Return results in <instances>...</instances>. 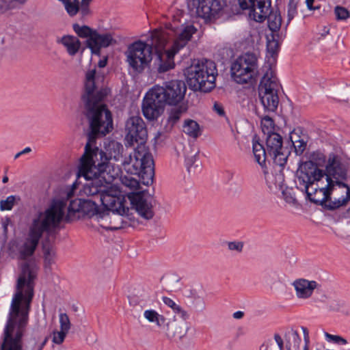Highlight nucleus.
Instances as JSON below:
<instances>
[{
    "instance_id": "c9c22d12",
    "label": "nucleus",
    "mask_w": 350,
    "mask_h": 350,
    "mask_svg": "<svg viewBox=\"0 0 350 350\" xmlns=\"http://www.w3.org/2000/svg\"><path fill=\"white\" fill-rule=\"evenodd\" d=\"M163 303L168 306L169 308H172L173 311L180 314V317L184 318H189V314L186 310L183 309L178 304H177L174 300H172L170 297H163Z\"/></svg>"
},
{
    "instance_id": "f257e3e1",
    "label": "nucleus",
    "mask_w": 350,
    "mask_h": 350,
    "mask_svg": "<svg viewBox=\"0 0 350 350\" xmlns=\"http://www.w3.org/2000/svg\"><path fill=\"white\" fill-rule=\"evenodd\" d=\"M107 160L105 154L97 148H92L90 143L85 146L78 172L79 176L88 180L83 191L86 196L96 198L105 211L125 215L129 211L124 204L125 200L120 191L112 185L118 172H109Z\"/></svg>"
},
{
    "instance_id": "de8ad7c7",
    "label": "nucleus",
    "mask_w": 350,
    "mask_h": 350,
    "mask_svg": "<svg viewBox=\"0 0 350 350\" xmlns=\"http://www.w3.org/2000/svg\"><path fill=\"white\" fill-rule=\"evenodd\" d=\"M147 299L146 296L139 297L135 295L129 298V304L133 306H139L141 308H143L146 306Z\"/></svg>"
},
{
    "instance_id": "f704fd0d",
    "label": "nucleus",
    "mask_w": 350,
    "mask_h": 350,
    "mask_svg": "<svg viewBox=\"0 0 350 350\" xmlns=\"http://www.w3.org/2000/svg\"><path fill=\"white\" fill-rule=\"evenodd\" d=\"M300 342L301 338L297 331L293 330L288 334L286 339L287 350H299ZM303 350H306V349Z\"/></svg>"
},
{
    "instance_id": "58836bf2",
    "label": "nucleus",
    "mask_w": 350,
    "mask_h": 350,
    "mask_svg": "<svg viewBox=\"0 0 350 350\" xmlns=\"http://www.w3.org/2000/svg\"><path fill=\"white\" fill-rule=\"evenodd\" d=\"M300 0H289L287 5V25L297 14V5Z\"/></svg>"
},
{
    "instance_id": "2eb2a0df",
    "label": "nucleus",
    "mask_w": 350,
    "mask_h": 350,
    "mask_svg": "<svg viewBox=\"0 0 350 350\" xmlns=\"http://www.w3.org/2000/svg\"><path fill=\"white\" fill-rule=\"evenodd\" d=\"M126 139L131 145L145 146L148 133L144 120L139 116L131 117L126 123Z\"/></svg>"
},
{
    "instance_id": "423d86ee",
    "label": "nucleus",
    "mask_w": 350,
    "mask_h": 350,
    "mask_svg": "<svg viewBox=\"0 0 350 350\" xmlns=\"http://www.w3.org/2000/svg\"><path fill=\"white\" fill-rule=\"evenodd\" d=\"M187 88L181 80H172L162 85H153L146 94L142 101V113L144 117L153 120L163 112L165 105H176L185 97Z\"/></svg>"
},
{
    "instance_id": "4c0bfd02",
    "label": "nucleus",
    "mask_w": 350,
    "mask_h": 350,
    "mask_svg": "<svg viewBox=\"0 0 350 350\" xmlns=\"http://www.w3.org/2000/svg\"><path fill=\"white\" fill-rule=\"evenodd\" d=\"M274 122L271 118L268 116H264L261 119L262 131L265 135H269V133H274Z\"/></svg>"
},
{
    "instance_id": "4be33fe9",
    "label": "nucleus",
    "mask_w": 350,
    "mask_h": 350,
    "mask_svg": "<svg viewBox=\"0 0 350 350\" xmlns=\"http://www.w3.org/2000/svg\"><path fill=\"white\" fill-rule=\"evenodd\" d=\"M278 79L272 70L269 68L260 80L258 92H278Z\"/></svg>"
},
{
    "instance_id": "cd10ccee",
    "label": "nucleus",
    "mask_w": 350,
    "mask_h": 350,
    "mask_svg": "<svg viewBox=\"0 0 350 350\" xmlns=\"http://www.w3.org/2000/svg\"><path fill=\"white\" fill-rule=\"evenodd\" d=\"M93 198V200L83 199L81 215L90 218H93V221L94 222V218L96 217V215L100 213V211L98 209V204L96 201L97 199L94 198Z\"/></svg>"
},
{
    "instance_id": "0e129e2a",
    "label": "nucleus",
    "mask_w": 350,
    "mask_h": 350,
    "mask_svg": "<svg viewBox=\"0 0 350 350\" xmlns=\"http://www.w3.org/2000/svg\"><path fill=\"white\" fill-rule=\"evenodd\" d=\"M31 151V148L29 147H27L25 148V149H23V150H21V153L23 154H27V153H29Z\"/></svg>"
},
{
    "instance_id": "c03bdc74",
    "label": "nucleus",
    "mask_w": 350,
    "mask_h": 350,
    "mask_svg": "<svg viewBox=\"0 0 350 350\" xmlns=\"http://www.w3.org/2000/svg\"><path fill=\"white\" fill-rule=\"evenodd\" d=\"M184 110L181 107L172 109L169 114L168 122L172 125L176 124L180 119Z\"/></svg>"
},
{
    "instance_id": "b1692460",
    "label": "nucleus",
    "mask_w": 350,
    "mask_h": 350,
    "mask_svg": "<svg viewBox=\"0 0 350 350\" xmlns=\"http://www.w3.org/2000/svg\"><path fill=\"white\" fill-rule=\"evenodd\" d=\"M258 94L264 109L267 111H275L279 103L278 92H258Z\"/></svg>"
},
{
    "instance_id": "e2e57ef3",
    "label": "nucleus",
    "mask_w": 350,
    "mask_h": 350,
    "mask_svg": "<svg viewBox=\"0 0 350 350\" xmlns=\"http://www.w3.org/2000/svg\"><path fill=\"white\" fill-rule=\"evenodd\" d=\"M10 219L9 218H6L5 219V221H3V227L5 232H7V226H8V224L10 223Z\"/></svg>"
},
{
    "instance_id": "9d476101",
    "label": "nucleus",
    "mask_w": 350,
    "mask_h": 350,
    "mask_svg": "<svg viewBox=\"0 0 350 350\" xmlns=\"http://www.w3.org/2000/svg\"><path fill=\"white\" fill-rule=\"evenodd\" d=\"M258 68L257 56L252 53H245L232 63V77L237 83H247L256 76Z\"/></svg>"
},
{
    "instance_id": "c756f323",
    "label": "nucleus",
    "mask_w": 350,
    "mask_h": 350,
    "mask_svg": "<svg viewBox=\"0 0 350 350\" xmlns=\"http://www.w3.org/2000/svg\"><path fill=\"white\" fill-rule=\"evenodd\" d=\"M59 42L62 43L70 55H75L79 50L81 46L80 40L73 36H64Z\"/></svg>"
},
{
    "instance_id": "603ef678",
    "label": "nucleus",
    "mask_w": 350,
    "mask_h": 350,
    "mask_svg": "<svg viewBox=\"0 0 350 350\" xmlns=\"http://www.w3.org/2000/svg\"><path fill=\"white\" fill-rule=\"evenodd\" d=\"M267 49L269 53H271V56H273L275 53H277L279 49V43L274 38L272 40H268L267 44Z\"/></svg>"
},
{
    "instance_id": "f03ea898",
    "label": "nucleus",
    "mask_w": 350,
    "mask_h": 350,
    "mask_svg": "<svg viewBox=\"0 0 350 350\" xmlns=\"http://www.w3.org/2000/svg\"><path fill=\"white\" fill-rule=\"evenodd\" d=\"M37 268L30 265H21L16 292L10 306L8 321L4 328L0 350H23V336L29 320L30 304L33 297V280Z\"/></svg>"
},
{
    "instance_id": "69168bd1",
    "label": "nucleus",
    "mask_w": 350,
    "mask_h": 350,
    "mask_svg": "<svg viewBox=\"0 0 350 350\" xmlns=\"http://www.w3.org/2000/svg\"><path fill=\"white\" fill-rule=\"evenodd\" d=\"M317 157H318V158H319V160H322V161H323V162H324V161H325V157H324V155H323V154H321V153H317Z\"/></svg>"
},
{
    "instance_id": "8fccbe9b",
    "label": "nucleus",
    "mask_w": 350,
    "mask_h": 350,
    "mask_svg": "<svg viewBox=\"0 0 350 350\" xmlns=\"http://www.w3.org/2000/svg\"><path fill=\"white\" fill-rule=\"evenodd\" d=\"M325 336L328 340H331L336 344L345 345L348 343L345 338L338 335H332L326 332Z\"/></svg>"
},
{
    "instance_id": "7ed1b4c3",
    "label": "nucleus",
    "mask_w": 350,
    "mask_h": 350,
    "mask_svg": "<svg viewBox=\"0 0 350 350\" xmlns=\"http://www.w3.org/2000/svg\"><path fill=\"white\" fill-rule=\"evenodd\" d=\"M96 79V69L90 70L86 72L84 91L81 96L91 129L85 146L90 143L92 148H97L92 145L96 135H105L113 129L111 113L103 103L108 94V90L100 88Z\"/></svg>"
},
{
    "instance_id": "e433bc0d",
    "label": "nucleus",
    "mask_w": 350,
    "mask_h": 350,
    "mask_svg": "<svg viewBox=\"0 0 350 350\" xmlns=\"http://www.w3.org/2000/svg\"><path fill=\"white\" fill-rule=\"evenodd\" d=\"M73 29L75 32L81 38H92V36L95 31L92 30L90 27L87 25H79V24H74Z\"/></svg>"
},
{
    "instance_id": "4468645a",
    "label": "nucleus",
    "mask_w": 350,
    "mask_h": 350,
    "mask_svg": "<svg viewBox=\"0 0 350 350\" xmlns=\"http://www.w3.org/2000/svg\"><path fill=\"white\" fill-rule=\"evenodd\" d=\"M327 186L329 189V201L325 204V208L335 210L345 206L350 200V187L343 181H328Z\"/></svg>"
},
{
    "instance_id": "1a4fd4ad",
    "label": "nucleus",
    "mask_w": 350,
    "mask_h": 350,
    "mask_svg": "<svg viewBox=\"0 0 350 350\" xmlns=\"http://www.w3.org/2000/svg\"><path fill=\"white\" fill-rule=\"evenodd\" d=\"M121 161L126 173L137 175L144 185L152 183L154 176V161L146 146H137L133 152Z\"/></svg>"
},
{
    "instance_id": "79ce46f5",
    "label": "nucleus",
    "mask_w": 350,
    "mask_h": 350,
    "mask_svg": "<svg viewBox=\"0 0 350 350\" xmlns=\"http://www.w3.org/2000/svg\"><path fill=\"white\" fill-rule=\"evenodd\" d=\"M59 329L69 332L72 324L66 313H60L59 315Z\"/></svg>"
},
{
    "instance_id": "2f4dec72",
    "label": "nucleus",
    "mask_w": 350,
    "mask_h": 350,
    "mask_svg": "<svg viewBox=\"0 0 350 350\" xmlns=\"http://www.w3.org/2000/svg\"><path fill=\"white\" fill-rule=\"evenodd\" d=\"M284 341L278 334H275L273 339L266 340L260 347V350H283Z\"/></svg>"
},
{
    "instance_id": "13d9d810",
    "label": "nucleus",
    "mask_w": 350,
    "mask_h": 350,
    "mask_svg": "<svg viewBox=\"0 0 350 350\" xmlns=\"http://www.w3.org/2000/svg\"><path fill=\"white\" fill-rule=\"evenodd\" d=\"M314 1V0H306V6L308 10H314L319 9V7L313 6Z\"/></svg>"
},
{
    "instance_id": "774afa93",
    "label": "nucleus",
    "mask_w": 350,
    "mask_h": 350,
    "mask_svg": "<svg viewBox=\"0 0 350 350\" xmlns=\"http://www.w3.org/2000/svg\"><path fill=\"white\" fill-rule=\"evenodd\" d=\"M23 154L21 153V151L18 152L17 154H15L14 156V159H18L21 155H22Z\"/></svg>"
},
{
    "instance_id": "052dcab7",
    "label": "nucleus",
    "mask_w": 350,
    "mask_h": 350,
    "mask_svg": "<svg viewBox=\"0 0 350 350\" xmlns=\"http://www.w3.org/2000/svg\"><path fill=\"white\" fill-rule=\"evenodd\" d=\"M233 317L236 319H241L244 316V312L242 311H237L233 313Z\"/></svg>"
},
{
    "instance_id": "6e6552de",
    "label": "nucleus",
    "mask_w": 350,
    "mask_h": 350,
    "mask_svg": "<svg viewBox=\"0 0 350 350\" xmlns=\"http://www.w3.org/2000/svg\"><path fill=\"white\" fill-rule=\"evenodd\" d=\"M185 75L190 89L208 92L215 87L217 69L214 62L202 59L189 66L185 71Z\"/></svg>"
},
{
    "instance_id": "72a5a7b5",
    "label": "nucleus",
    "mask_w": 350,
    "mask_h": 350,
    "mask_svg": "<svg viewBox=\"0 0 350 350\" xmlns=\"http://www.w3.org/2000/svg\"><path fill=\"white\" fill-rule=\"evenodd\" d=\"M290 139L294 146L297 154H301L306 149V142L304 137H301L295 131L290 134Z\"/></svg>"
},
{
    "instance_id": "338daca9",
    "label": "nucleus",
    "mask_w": 350,
    "mask_h": 350,
    "mask_svg": "<svg viewBox=\"0 0 350 350\" xmlns=\"http://www.w3.org/2000/svg\"><path fill=\"white\" fill-rule=\"evenodd\" d=\"M8 181V177L7 176H5L3 177L2 182L3 183H6Z\"/></svg>"
},
{
    "instance_id": "a878e982",
    "label": "nucleus",
    "mask_w": 350,
    "mask_h": 350,
    "mask_svg": "<svg viewBox=\"0 0 350 350\" xmlns=\"http://www.w3.org/2000/svg\"><path fill=\"white\" fill-rule=\"evenodd\" d=\"M252 149L256 161L263 167L265 165V161L268 153L256 135L252 139Z\"/></svg>"
},
{
    "instance_id": "ea45409f",
    "label": "nucleus",
    "mask_w": 350,
    "mask_h": 350,
    "mask_svg": "<svg viewBox=\"0 0 350 350\" xmlns=\"http://www.w3.org/2000/svg\"><path fill=\"white\" fill-rule=\"evenodd\" d=\"M120 181L123 185L131 189L136 190L139 186V180L130 175L121 176Z\"/></svg>"
},
{
    "instance_id": "473e14b6",
    "label": "nucleus",
    "mask_w": 350,
    "mask_h": 350,
    "mask_svg": "<svg viewBox=\"0 0 350 350\" xmlns=\"http://www.w3.org/2000/svg\"><path fill=\"white\" fill-rule=\"evenodd\" d=\"M266 18H267L268 27L271 31H277L280 29L282 25V17L280 12H271L270 8Z\"/></svg>"
},
{
    "instance_id": "bb28decb",
    "label": "nucleus",
    "mask_w": 350,
    "mask_h": 350,
    "mask_svg": "<svg viewBox=\"0 0 350 350\" xmlns=\"http://www.w3.org/2000/svg\"><path fill=\"white\" fill-rule=\"evenodd\" d=\"M97 148L99 150L102 151L107 157V165H109L110 166L109 170H111V166L108 162L109 159H114L116 161H121L122 160V153L124 151V147L120 143L118 142L112 141L109 144V147L107 150L109 157H107L106 154L102 150L99 149L98 147Z\"/></svg>"
},
{
    "instance_id": "6e6d98bb",
    "label": "nucleus",
    "mask_w": 350,
    "mask_h": 350,
    "mask_svg": "<svg viewBox=\"0 0 350 350\" xmlns=\"http://www.w3.org/2000/svg\"><path fill=\"white\" fill-rule=\"evenodd\" d=\"M301 329L303 331L304 339V342H305V345H304L303 349H306V350H309L310 339H309V332H308V330L305 327H301Z\"/></svg>"
},
{
    "instance_id": "7c9ffc66",
    "label": "nucleus",
    "mask_w": 350,
    "mask_h": 350,
    "mask_svg": "<svg viewBox=\"0 0 350 350\" xmlns=\"http://www.w3.org/2000/svg\"><path fill=\"white\" fill-rule=\"evenodd\" d=\"M183 131L189 137L196 139L201 135V129L199 124L193 120L187 119L183 125Z\"/></svg>"
},
{
    "instance_id": "09e8293b",
    "label": "nucleus",
    "mask_w": 350,
    "mask_h": 350,
    "mask_svg": "<svg viewBox=\"0 0 350 350\" xmlns=\"http://www.w3.org/2000/svg\"><path fill=\"white\" fill-rule=\"evenodd\" d=\"M334 13L337 20L343 21L349 17V12L345 8L336 6L334 9Z\"/></svg>"
},
{
    "instance_id": "c85d7f7f",
    "label": "nucleus",
    "mask_w": 350,
    "mask_h": 350,
    "mask_svg": "<svg viewBox=\"0 0 350 350\" xmlns=\"http://www.w3.org/2000/svg\"><path fill=\"white\" fill-rule=\"evenodd\" d=\"M42 252L44 258V265L46 269H51L55 263L57 254L55 247L48 242L42 244Z\"/></svg>"
},
{
    "instance_id": "0eeeda50",
    "label": "nucleus",
    "mask_w": 350,
    "mask_h": 350,
    "mask_svg": "<svg viewBox=\"0 0 350 350\" xmlns=\"http://www.w3.org/2000/svg\"><path fill=\"white\" fill-rule=\"evenodd\" d=\"M308 164L297 172V184L301 190H304L308 199L325 208L329 201V189L327 182L322 178L320 169L316 167H308Z\"/></svg>"
},
{
    "instance_id": "4d7b16f0",
    "label": "nucleus",
    "mask_w": 350,
    "mask_h": 350,
    "mask_svg": "<svg viewBox=\"0 0 350 350\" xmlns=\"http://www.w3.org/2000/svg\"><path fill=\"white\" fill-rule=\"evenodd\" d=\"M213 110L220 116L225 115L223 106L220 103H215L213 105Z\"/></svg>"
},
{
    "instance_id": "393cba45",
    "label": "nucleus",
    "mask_w": 350,
    "mask_h": 350,
    "mask_svg": "<svg viewBox=\"0 0 350 350\" xmlns=\"http://www.w3.org/2000/svg\"><path fill=\"white\" fill-rule=\"evenodd\" d=\"M143 317L148 323L159 329L164 328L165 325L166 318L154 309L145 310Z\"/></svg>"
},
{
    "instance_id": "aec40b11",
    "label": "nucleus",
    "mask_w": 350,
    "mask_h": 350,
    "mask_svg": "<svg viewBox=\"0 0 350 350\" xmlns=\"http://www.w3.org/2000/svg\"><path fill=\"white\" fill-rule=\"evenodd\" d=\"M295 291V295L299 299L306 300L310 299L319 284L314 280H309L305 278L295 280L292 284Z\"/></svg>"
},
{
    "instance_id": "680f3d73",
    "label": "nucleus",
    "mask_w": 350,
    "mask_h": 350,
    "mask_svg": "<svg viewBox=\"0 0 350 350\" xmlns=\"http://www.w3.org/2000/svg\"><path fill=\"white\" fill-rule=\"evenodd\" d=\"M107 58L105 57L98 62V65L100 68H104L107 65Z\"/></svg>"
},
{
    "instance_id": "bf43d9fd",
    "label": "nucleus",
    "mask_w": 350,
    "mask_h": 350,
    "mask_svg": "<svg viewBox=\"0 0 350 350\" xmlns=\"http://www.w3.org/2000/svg\"><path fill=\"white\" fill-rule=\"evenodd\" d=\"M7 10V5L5 1L0 0V13H3Z\"/></svg>"
},
{
    "instance_id": "6ab92c4d",
    "label": "nucleus",
    "mask_w": 350,
    "mask_h": 350,
    "mask_svg": "<svg viewBox=\"0 0 350 350\" xmlns=\"http://www.w3.org/2000/svg\"><path fill=\"white\" fill-rule=\"evenodd\" d=\"M187 319L182 317L178 318L176 316L169 319H166L165 325L163 328L166 336L170 338H176L178 339L185 336L189 330Z\"/></svg>"
},
{
    "instance_id": "dca6fc26",
    "label": "nucleus",
    "mask_w": 350,
    "mask_h": 350,
    "mask_svg": "<svg viewBox=\"0 0 350 350\" xmlns=\"http://www.w3.org/2000/svg\"><path fill=\"white\" fill-rule=\"evenodd\" d=\"M267 151L273 160V162L279 165L284 166L287 161L288 152L282 146V138L276 133H269L266 139Z\"/></svg>"
},
{
    "instance_id": "864d4df0",
    "label": "nucleus",
    "mask_w": 350,
    "mask_h": 350,
    "mask_svg": "<svg viewBox=\"0 0 350 350\" xmlns=\"http://www.w3.org/2000/svg\"><path fill=\"white\" fill-rule=\"evenodd\" d=\"M196 154L197 153L196 152H192L191 155H186L185 163L188 170H189L190 167H191L193 164L195 163Z\"/></svg>"
},
{
    "instance_id": "a19ab883",
    "label": "nucleus",
    "mask_w": 350,
    "mask_h": 350,
    "mask_svg": "<svg viewBox=\"0 0 350 350\" xmlns=\"http://www.w3.org/2000/svg\"><path fill=\"white\" fill-rule=\"evenodd\" d=\"M16 197L15 196H9L5 200L0 201V210L1 211H10L15 204Z\"/></svg>"
},
{
    "instance_id": "a18cd8bd",
    "label": "nucleus",
    "mask_w": 350,
    "mask_h": 350,
    "mask_svg": "<svg viewBox=\"0 0 350 350\" xmlns=\"http://www.w3.org/2000/svg\"><path fill=\"white\" fill-rule=\"evenodd\" d=\"M68 332L59 329V330L53 331L52 334V341L56 345H61L65 340Z\"/></svg>"
},
{
    "instance_id": "39448f33",
    "label": "nucleus",
    "mask_w": 350,
    "mask_h": 350,
    "mask_svg": "<svg viewBox=\"0 0 350 350\" xmlns=\"http://www.w3.org/2000/svg\"><path fill=\"white\" fill-rule=\"evenodd\" d=\"M178 23H180V20L178 16H174L172 23L166 25V27L174 31L176 36L169 50H164L169 37V32L167 30H155L151 33V44L157 54L155 65L159 73H163L174 68V55L187 44L192 36L197 31V29L191 24H182L178 27L176 26Z\"/></svg>"
},
{
    "instance_id": "20e7f679",
    "label": "nucleus",
    "mask_w": 350,
    "mask_h": 350,
    "mask_svg": "<svg viewBox=\"0 0 350 350\" xmlns=\"http://www.w3.org/2000/svg\"><path fill=\"white\" fill-rule=\"evenodd\" d=\"M66 204L62 200H53L44 211L38 213L29 228L28 237L24 241H11L8 245V254L18 260L31 256L44 232H50L57 228L63 220Z\"/></svg>"
},
{
    "instance_id": "3c124183",
    "label": "nucleus",
    "mask_w": 350,
    "mask_h": 350,
    "mask_svg": "<svg viewBox=\"0 0 350 350\" xmlns=\"http://www.w3.org/2000/svg\"><path fill=\"white\" fill-rule=\"evenodd\" d=\"M227 246L230 251L241 253L243 248V243L241 241H229L227 242Z\"/></svg>"
},
{
    "instance_id": "49530a36",
    "label": "nucleus",
    "mask_w": 350,
    "mask_h": 350,
    "mask_svg": "<svg viewBox=\"0 0 350 350\" xmlns=\"http://www.w3.org/2000/svg\"><path fill=\"white\" fill-rule=\"evenodd\" d=\"M82 201L83 199L80 198L71 200L68 206L69 213L71 214L72 213H77L81 214Z\"/></svg>"
},
{
    "instance_id": "ddd939ff",
    "label": "nucleus",
    "mask_w": 350,
    "mask_h": 350,
    "mask_svg": "<svg viewBox=\"0 0 350 350\" xmlns=\"http://www.w3.org/2000/svg\"><path fill=\"white\" fill-rule=\"evenodd\" d=\"M198 17L209 22L221 15L228 6V0H193Z\"/></svg>"
},
{
    "instance_id": "f8f14e48",
    "label": "nucleus",
    "mask_w": 350,
    "mask_h": 350,
    "mask_svg": "<svg viewBox=\"0 0 350 350\" xmlns=\"http://www.w3.org/2000/svg\"><path fill=\"white\" fill-rule=\"evenodd\" d=\"M350 167V159L346 156L334 153L329 154L325 172L320 170L322 178L325 182L344 181L347 178V172Z\"/></svg>"
},
{
    "instance_id": "37998d69",
    "label": "nucleus",
    "mask_w": 350,
    "mask_h": 350,
    "mask_svg": "<svg viewBox=\"0 0 350 350\" xmlns=\"http://www.w3.org/2000/svg\"><path fill=\"white\" fill-rule=\"evenodd\" d=\"M48 341V337H44L42 340L39 338L33 337L30 339L31 350H42Z\"/></svg>"
},
{
    "instance_id": "9b49d317",
    "label": "nucleus",
    "mask_w": 350,
    "mask_h": 350,
    "mask_svg": "<svg viewBox=\"0 0 350 350\" xmlns=\"http://www.w3.org/2000/svg\"><path fill=\"white\" fill-rule=\"evenodd\" d=\"M154 47L142 41H137L128 46L125 53L126 62L137 72H142L152 60Z\"/></svg>"
},
{
    "instance_id": "f3484780",
    "label": "nucleus",
    "mask_w": 350,
    "mask_h": 350,
    "mask_svg": "<svg viewBox=\"0 0 350 350\" xmlns=\"http://www.w3.org/2000/svg\"><path fill=\"white\" fill-rule=\"evenodd\" d=\"M242 10H250V16L256 22H262L271 7V0H238Z\"/></svg>"
},
{
    "instance_id": "5fc2aeb1",
    "label": "nucleus",
    "mask_w": 350,
    "mask_h": 350,
    "mask_svg": "<svg viewBox=\"0 0 350 350\" xmlns=\"http://www.w3.org/2000/svg\"><path fill=\"white\" fill-rule=\"evenodd\" d=\"M342 303L338 300H332L329 301L328 307L330 310L339 311L342 307Z\"/></svg>"
},
{
    "instance_id": "412c9836",
    "label": "nucleus",
    "mask_w": 350,
    "mask_h": 350,
    "mask_svg": "<svg viewBox=\"0 0 350 350\" xmlns=\"http://www.w3.org/2000/svg\"><path fill=\"white\" fill-rule=\"evenodd\" d=\"M115 42L111 33L100 34L96 31H94L92 38H89L86 41L87 46L92 53L97 55H100L102 47H107Z\"/></svg>"
},
{
    "instance_id": "5701e85b",
    "label": "nucleus",
    "mask_w": 350,
    "mask_h": 350,
    "mask_svg": "<svg viewBox=\"0 0 350 350\" xmlns=\"http://www.w3.org/2000/svg\"><path fill=\"white\" fill-rule=\"evenodd\" d=\"M133 205L137 213L145 219H150L154 216L153 208L151 202L142 196L134 199Z\"/></svg>"
},
{
    "instance_id": "a211bd4d",
    "label": "nucleus",
    "mask_w": 350,
    "mask_h": 350,
    "mask_svg": "<svg viewBox=\"0 0 350 350\" xmlns=\"http://www.w3.org/2000/svg\"><path fill=\"white\" fill-rule=\"evenodd\" d=\"M123 215H119L113 211H100L94 218V227L98 230V226L109 230H115L122 228Z\"/></svg>"
}]
</instances>
